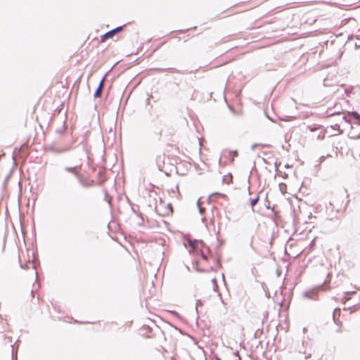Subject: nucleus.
Wrapping results in <instances>:
<instances>
[{
    "mask_svg": "<svg viewBox=\"0 0 360 360\" xmlns=\"http://www.w3.org/2000/svg\"><path fill=\"white\" fill-rule=\"evenodd\" d=\"M11 174H12V170H11L10 173L5 177L4 180L8 181V179L10 178Z\"/></svg>",
    "mask_w": 360,
    "mask_h": 360,
    "instance_id": "nucleus-32",
    "label": "nucleus"
},
{
    "mask_svg": "<svg viewBox=\"0 0 360 360\" xmlns=\"http://www.w3.org/2000/svg\"><path fill=\"white\" fill-rule=\"evenodd\" d=\"M236 360H241L240 356L237 357V359Z\"/></svg>",
    "mask_w": 360,
    "mask_h": 360,
    "instance_id": "nucleus-50",
    "label": "nucleus"
},
{
    "mask_svg": "<svg viewBox=\"0 0 360 360\" xmlns=\"http://www.w3.org/2000/svg\"><path fill=\"white\" fill-rule=\"evenodd\" d=\"M220 195L224 196V194H221V193H213L212 195Z\"/></svg>",
    "mask_w": 360,
    "mask_h": 360,
    "instance_id": "nucleus-43",
    "label": "nucleus"
},
{
    "mask_svg": "<svg viewBox=\"0 0 360 360\" xmlns=\"http://www.w3.org/2000/svg\"><path fill=\"white\" fill-rule=\"evenodd\" d=\"M31 295H32V297H34V291H33V290H31Z\"/></svg>",
    "mask_w": 360,
    "mask_h": 360,
    "instance_id": "nucleus-44",
    "label": "nucleus"
},
{
    "mask_svg": "<svg viewBox=\"0 0 360 360\" xmlns=\"http://www.w3.org/2000/svg\"><path fill=\"white\" fill-rule=\"evenodd\" d=\"M159 71H164V70H173L176 72H179V70H176L175 68H166V69H160L159 68L158 69Z\"/></svg>",
    "mask_w": 360,
    "mask_h": 360,
    "instance_id": "nucleus-25",
    "label": "nucleus"
},
{
    "mask_svg": "<svg viewBox=\"0 0 360 360\" xmlns=\"http://www.w3.org/2000/svg\"><path fill=\"white\" fill-rule=\"evenodd\" d=\"M202 305V302L200 300H197L195 302V311L196 314H198V307Z\"/></svg>",
    "mask_w": 360,
    "mask_h": 360,
    "instance_id": "nucleus-20",
    "label": "nucleus"
},
{
    "mask_svg": "<svg viewBox=\"0 0 360 360\" xmlns=\"http://www.w3.org/2000/svg\"><path fill=\"white\" fill-rule=\"evenodd\" d=\"M20 267L23 269L25 267V265L20 264Z\"/></svg>",
    "mask_w": 360,
    "mask_h": 360,
    "instance_id": "nucleus-55",
    "label": "nucleus"
},
{
    "mask_svg": "<svg viewBox=\"0 0 360 360\" xmlns=\"http://www.w3.org/2000/svg\"><path fill=\"white\" fill-rule=\"evenodd\" d=\"M187 243H188V246L192 248V249H198V245H197V243H198V240H195V239H188L187 240Z\"/></svg>",
    "mask_w": 360,
    "mask_h": 360,
    "instance_id": "nucleus-11",
    "label": "nucleus"
},
{
    "mask_svg": "<svg viewBox=\"0 0 360 360\" xmlns=\"http://www.w3.org/2000/svg\"><path fill=\"white\" fill-rule=\"evenodd\" d=\"M7 186V181L4 180V182L3 184V188H5Z\"/></svg>",
    "mask_w": 360,
    "mask_h": 360,
    "instance_id": "nucleus-37",
    "label": "nucleus"
},
{
    "mask_svg": "<svg viewBox=\"0 0 360 360\" xmlns=\"http://www.w3.org/2000/svg\"><path fill=\"white\" fill-rule=\"evenodd\" d=\"M13 163L15 164V160L14 156H13Z\"/></svg>",
    "mask_w": 360,
    "mask_h": 360,
    "instance_id": "nucleus-49",
    "label": "nucleus"
},
{
    "mask_svg": "<svg viewBox=\"0 0 360 360\" xmlns=\"http://www.w3.org/2000/svg\"><path fill=\"white\" fill-rule=\"evenodd\" d=\"M352 120H350V127L360 125V115L356 111L351 112Z\"/></svg>",
    "mask_w": 360,
    "mask_h": 360,
    "instance_id": "nucleus-5",
    "label": "nucleus"
},
{
    "mask_svg": "<svg viewBox=\"0 0 360 360\" xmlns=\"http://www.w3.org/2000/svg\"><path fill=\"white\" fill-rule=\"evenodd\" d=\"M312 217H313V215H312V214L310 212V213H309V214L308 215V219H309V220H311Z\"/></svg>",
    "mask_w": 360,
    "mask_h": 360,
    "instance_id": "nucleus-38",
    "label": "nucleus"
},
{
    "mask_svg": "<svg viewBox=\"0 0 360 360\" xmlns=\"http://www.w3.org/2000/svg\"><path fill=\"white\" fill-rule=\"evenodd\" d=\"M307 328H303V333H306V331H307Z\"/></svg>",
    "mask_w": 360,
    "mask_h": 360,
    "instance_id": "nucleus-45",
    "label": "nucleus"
},
{
    "mask_svg": "<svg viewBox=\"0 0 360 360\" xmlns=\"http://www.w3.org/2000/svg\"><path fill=\"white\" fill-rule=\"evenodd\" d=\"M229 108H230V110H231L233 112H234V110H233V108L229 107Z\"/></svg>",
    "mask_w": 360,
    "mask_h": 360,
    "instance_id": "nucleus-48",
    "label": "nucleus"
},
{
    "mask_svg": "<svg viewBox=\"0 0 360 360\" xmlns=\"http://www.w3.org/2000/svg\"><path fill=\"white\" fill-rule=\"evenodd\" d=\"M103 90L97 87L94 93V99L99 98L101 97Z\"/></svg>",
    "mask_w": 360,
    "mask_h": 360,
    "instance_id": "nucleus-15",
    "label": "nucleus"
},
{
    "mask_svg": "<svg viewBox=\"0 0 360 360\" xmlns=\"http://www.w3.org/2000/svg\"><path fill=\"white\" fill-rule=\"evenodd\" d=\"M150 321L157 330H160V328L155 324V323L153 321L150 320Z\"/></svg>",
    "mask_w": 360,
    "mask_h": 360,
    "instance_id": "nucleus-31",
    "label": "nucleus"
},
{
    "mask_svg": "<svg viewBox=\"0 0 360 360\" xmlns=\"http://www.w3.org/2000/svg\"><path fill=\"white\" fill-rule=\"evenodd\" d=\"M127 202L128 203L131 205V211L132 212L136 214V216H138L139 214H141V212H139V210L136 209L139 208V205H134L129 198H127Z\"/></svg>",
    "mask_w": 360,
    "mask_h": 360,
    "instance_id": "nucleus-10",
    "label": "nucleus"
},
{
    "mask_svg": "<svg viewBox=\"0 0 360 360\" xmlns=\"http://www.w3.org/2000/svg\"><path fill=\"white\" fill-rule=\"evenodd\" d=\"M212 283H213L214 284H216L217 283V279L215 278H212Z\"/></svg>",
    "mask_w": 360,
    "mask_h": 360,
    "instance_id": "nucleus-40",
    "label": "nucleus"
},
{
    "mask_svg": "<svg viewBox=\"0 0 360 360\" xmlns=\"http://www.w3.org/2000/svg\"><path fill=\"white\" fill-rule=\"evenodd\" d=\"M340 331H341V330H340V328H338L336 330V332H337V333H340Z\"/></svg>",
    "mask_w": 360,
    "mask_h": 360,
    "instance_id": "nucleus-47",
    "label": "nucleus"
},
{
    "mask_svg": "<svg viewBox=\"0 0 360 360\" xmlns=\"http://www.w3.org/2000/svg\"><path fill=\"white\" fill-rule=\"evenodd\" d=\"M257 146H259V145H258V144H257V143H255V144H253V145L252 146V147H251V148H252V150H254V149H255L256 147H257Z\"/></svg>",
    "mask_w": 360,
    "mask_h": 360,
    "instance_id": "nucleus-36",
    "label": "nucleus"
},
{
    "mask_svg": "<svg viewBox=\"0 0 360 360\" xmlns=\"http://www.w3.org/2000/svg\"><path fill=\"white\" fill-rule=\"evenodd\" d=\"M321 290H325L323 283L305 291L303 294V296L309 300H317L318 293Z\"/></svg>",
    "mask_w": 360,
    "mask_h": 360,
    "instance_id": "nucleus-2",
    "label": "nucleus"
},
{
    "mask_svg": "<svg viewBox=\"0 0 360 360\" xmlns=\"http://www.w3.org/2000/svg\"><path fill=\"white\" fill-rule=\"evenodd\" d=\"M189 29H186V30H178L177 32H179V33H184V32L188 30Z\"/></svg>",
    "mask_w": 360,
    "mask_h": 360,
    "instance_id": "nucleus-34",
    "label": "nucleus"
},
{
    "mask_svg": "<svg viewBox=\"0 0 360 360\" xmlns=\"http://www.w3.org/2000/svg\"><path fill=\"white\" fill-rule=\"evenodd\" d=\"M216 263L217 264V266L221 268V257H217L216 258Z\"/></svg>",
    "mask_w": 360,
    "mask_h": 360,
    "instance_id": "nucleus-27",
    "label": "nucleus"
},
{
    "mask_svg": "<svg viewBox=\"0 0 360 360\" xmlns=\"http://www.w3.org/2000/svg\"><path fill=\"white\" fill-rule=\"evenodd\" d=\"M205 218H202V221H205Z\"/></svg>",
    "mask_w": 360,
    "mask_h": 360,
    "instance_id": "nucleus-58",
    "label": "nucleus"
},
{
    "mask_svg": "<svg viewBox=\"0 0 360 360\" xmlns=\"http://www.w3.org/2000/svg\"><path fill=\"white\" fill-rule=\"evenodd\" d=\"M290 167V165H288V164L285 165V167Z\"/></svg>",
    "mask_w": 360,
    "mask_h": 360,
    "instance_id": "nucleus-53",
    "label": "nucleus"
},
{
    "mask_svg": "<svg viewBox=\"0 0 360 360\" xmlns=\"http://www.w3.org/2000/svg\"><path fill=\"white\" fill-rule=\"evenodd\" d=\"M65 104L62 102L54 110L53 115L60 114L64 109Z\"/></svg>",
    "mask_w": 360,
    "mask_h": 360,
    "instance_id": "nucleus-18",
    "label": "nucleus"
},
{
    "mask_svg": "<svg viewBox=\"0 0 360 360\" xmlns=\"http://www.w3.org/2000/svg\"><path fill=\"white\" fill-rule=\"evenodd\" d=\"M350 139H357L360 138V125L350 127V131L348 133Z\"/></svg>",
    "mask_w": 360,
    "mask_h": 360,
    "instance_id": "nucleus-4",
    "label": "nucleus"
},
{
    "mask_svg": "<svg viewBox=\"0 0 360 360\" xmlns=\"http://www.w3.org/2000/svg\"><path fill=\"white\" fill-rule=\"evenodd\" d=\"M12 360H14V359H13V356H12Z\"/></svg>",
    "mask_w": 360,
    "mask_h": 360,
    "instance_id": "nucleus-59",
    "label": "nucleus"
},
{
    "mask_svg": "<svg viewBox=\"0 0 360 360\" xmlns=\"http://www.w3.org/2000/svg\"><path fill=\"white\" fill-rule=\"evenodd\" d=\"M230 153L234 156V157H236L238 156V150H232V151H230Z\"/></svg>",
    "mask_w": 360,
    "mask_h": 360,
    "instance_id": "nucleus-29",
    "label": "nucleus"
},
{
    "mask_svg": "<svg viewBox=\"0 0 360 360\" xmlns=\"http://www.w3.org/2000/svg\"><path fill=\"white\" fill-rule=\"evenodd\" d=\"M200 255L201 258L203 260H205V261H207L208 260L207 256L205 254V252L201 249L200 250Z\"/></svg>",
    "mask_w": 360,
    "mask_h": 360,
    "instance_id": "nucleus-22",
    "label": "nucleus"
},
{
    "mask_svg": "<svg viewBox=\"0 0 360 360\" xmlns=\"http://www.w3.org/2000/svg\"><path fill=\"white\" fill-rule=\"evenodd\" d=\"M248 192H249V194H250V187H248Z\"/></svg>",
    "mask_w": 360,
    "mask_h": 360,
    "instance_id": "nucleus-57",
    "label": "nucleus"
},
{
    "mask_svg": "<svg viewBox=\"0 0 360 360\" xmlns=\"http://www.w3.org/2000/svg\"><path fill=\"white\" fill-rule=\"evenodd\" d=\"M72 149V143L63 147L57 146L55 142L51 143L47 148V150L54 154H63L70 151Z\"/></svg>",
    "mask_w": 360,
    "mask_h": 360,
    "instance_id": "nucleus-1",
    "label": "nucleus"
},
{
    "mask_svg": "<svg viewBox=\"0 0 360 360\" xmlns=\"http://www.w3.org/2000/svg\"><path fill=\"white\" fill-rule=\"evenodd\" d=\"M324 137H325V134H324L321 133L320 134H319V135H318L317 139H324Z\"/></svg>",
    "mask_w": 360,
    "mask_h": 360,
    "instance_id": "nucleus-30",
    "label": "nucleus"
},
{
    "mask_svg": "<svg viewBox=\"0 0 360 360\" xmlns=\"http://www.w3.org/2000/svg\"><path fill=\"white\" fill-rule=\"evenodd\" d=\"M36 274V280L37 279V271H35Z\"/></svg>",
    "mask_w": 360,
    "mask_h": 360,
    "instance_id": "nucleus-54",
    "label": "nucleus"
},
{
    "mask_svg": "<svg viewBox=\"0 0 360 360\" xmlns=\"http://www.w3.org/2000/svg\"><path fill=\"white\" fill-rule=\"evenodd\" d=\"M330 128L334 130V131H333L330 134V136H335L343 133V130L340 129V124L338 123L330 125Z\"/></svg>",
    "mask_w": 360,
    "mask_h": 360,
    "instance_id": "nucleus-7",
    "label": "nucleus"
},
{
    "mask_svg": "<svg viewBox=\"0 0 360 360\" xmlns=\"http://www.w3.org/2000/svg\"><path fill=\"white\" fill-rule=\"evenodd\" d=\"M20 267L23 269L25 267V265L20 264Z\"/></svg>",
    "mask_w": 360,
    "mask_h": 360,
    "instance_id": "nucleus-56",
    "label": "nucleus"
},
{
    "mask_svg": "<svg viewBox=\"0 0 360 360\" xmlns=\"http://www.w3.org/2000/svg\"><path fill=\"white\" fill-rule=\"evenodd\" d=\"M197 205H198L199 213L201 214H203L205 211V209L200 205V200H198Z\"/></svg>",
    "mask_w": 360,
    "mask_h": 360,
    "instance_id": "nucleus-21",
    "label": "nucleus"
},
{
    "mask_svg": "<svg viewBox=\"0 0 360 360\" xmlns=\"http://www.w3.org/2000/svg\"><path fill=\"white\" fill-rule=\"evenodd\" d=\"M308 129L311 131H315L318 130L319 129V127L316 125H312V126H308Z\"/></svg>",
    "mask_w": 360,
    "mask_h": 360,
    "instance_id": "nucleus-23",
    "label": "nucleus"
},
{
    "mask_svg": "<svg viewBox=\"0 0 360 360\" xmlns=\"http://www.w3.org/2000/svg\"><path fill=\"white\" fill-rule=\"evenodd\" d=\"M108 72H107L101 78V79L100 80L99 82V84L98 85L97 87L100 88L101 89H103V87H104V84H105V77L108 75Z\"/></svg>",
    "mask_w": 360,
    "mask_h": 360,
    "instance_id": "nucleus-17",
    "label": "nucleus"
},
{
    "mask_svg": "<svg viewBox=\"0 0 360 360\" xmlns=\"http://www.w3.org/2000/svg\"><path fill=\"white\" fill-rule=\"evenodd\" d=\"M233 354H234V356H236V357L240 356V355H239V352H238V351H237V350H236V351H235V352H233Z\"/></svg>",
    "mask_w": 360,
    "mask_h": 360,
    "instance_id": "nucleus-33",
    "label": "nucleus"
},
{
    "mask_svg": "<svg viewBox=\"0 0 360 360\" xmlns=\"http://www.w3.org/2000/svg\"><path fill=\"white\" fill-rule=\"evenodd\" d=\"M158 167L159 170H160V171L162 170L161 165L160 164H158Z\"/></svg>",
    "mask_w": 360,
    "mask_h": 360,
    "instance_id": "nucleus-42",
    "label": "nucleus"
},
{
    "mask_svg": "<svg viewBox=\"0 0 360 360\" xmlns=\"http://www.w3.org/2000/svg\"><path fill=\"white\" fill-rule=\"evenodd\" d=\"M274 165H275V168H276V169H278L277 163H276V162H275V163H274Z\"/></svg>",
    "mask_w": 360,
    "mask_h": 360,
    "instance_id": "nucleus-46",
    "label": "nucleus"
},
{
    "mask_svg": "<svg viewBox=\"0 0 360 360\" xmlns=\"http://www.w3.org/2000/svg\"><path fill=\"white\" fill-rule=\"evenodd\" d=\"M337 314H338V315L340 316V309L338 308V307H336L334 310H333V314H335V316H336Z\"/></svg>",
    "mask_w": 360,
    "mask_h": 360,
    "instance_id": "nucleus-26",
    "label": "nucleus"
},
{
    "mask_svg": "<svg viewBox=\"0 0 360 360\" xmlns=\"http://www.w3.org/2000/svg\"><path fill=\"white\" fill-rule=\"evenodd\" d=\"M214 360H221V359L218 356V355L215 354L214 355Z\"/></svg>",
    "mask_w": 360,
    "mask_h": 360,
    "instance_id": "nucleus-39",
    "label": "nucleus"
},
{
    "mask_svg": "<svg viewBox=\"0 0 360 360\" xmlns=\"http://www.w3.org/2000/svg\"><path fill=\"white\" fill-rule=\"evenodd\" d=\"M354 48H355V49H359V48H360V44H356H356H354Z\"/></svg>",
    "mask_w": 360,
    "mask_h": 360,
    "instance_id": "nucleus-35",
    "label": "nucleus"
},
{
    "mask_svg": "<svg viewBox=\"0 0 360 360\" xmlns=\"http://www.w3.org/2000/svg\"><path fill=\"white\" fill-rule=\"evenodd\" d=\"M337 115L340 117L341 120H344L345 122L349 124L350 120H352L351 112H348L346 115L342 116V112H338L335 113H332L331 116Z\"/></svg>",
    "mask_w": 360,
    "mask_h": 360,
    "instance_id": "nucleus-6",
    "label": "nucleus"
},
{
    "mask_svg": "<svg viewBox=\"0 0 360 360\" xmlns=\"http://www.w3.org/2000/svg\"><path fill=\"white\" fill-rule=\"evenodd\" d=\"M223 181L225 182L226 181V176H224L223 178Z\"/></svg>",
    "mask_w": 360,
    "mask_h": 360,
    "instance_id": "nucleus-51",
    "label": "nucleus"
},
{
    "mask_svg": "<svg viewBox=\"0 0 360 360\" xmlns=\"http://www.w3.org/2000/svg\"><path fill=\"white\" fill-rule=\"evenodd\" d=\"M259 200V195H257V196L254 198H250V206L252 207V211L254 212V207L257 205V203L258 202Z\"/></svg>",
    "mask_w": 360,
    "mask_h": 360,
    "instance_id": "nucleus-13",
    "label": "nucleus"
},
{
    "mask_svg": "<svg viewBox=\"0 0 360 360\" xmlns=\"http://www.w3.org/2000/svg\"><path fill=\"white\" fill-rule=\"evenodd\" d=\"M333 321L334 323L338 325V326H340L341 325V322L339 321L338 319L336 318V316H335V314H333Z\"/></svg>",
    "mask_w": 360,
    "mask_h": 360,
    "instance_id": "nucleus-24",
    "label": "nucleus"
},
{
    "mask_svg": "<svg viewBox=\"0 0 360 360\" xmlns=\"http://www.w3.org/2000/svg\"><path fill=\"white\" fill-rule=\"evenodd\" d=\"M219 231L218 230V231H217V240H218V242L219 243V245H221V244H222L223 241H222V240L221 241V240H219ZM219 247V246H217V248H218Z\"/></svg>",
    "mask_w": 360,
    "mask_h": 360,
    "instance_id": "nucleus-28",
    "label": "nucleus"
},
{
    "mask_svg": "<svg viewBox=\"0 0 360 360\" xmlns=\"http://www.w3.org/2000/svg\"><path fill=\"white\" fill-rule=\"evenodd\" d=\"M103 193H104V195H105V198H104V200L108 202V203L111 205V200H112V198L109 196L108 195V192L106 189H104L103 190Z\"/></svg>",
    "mask_w": 360,
    "mask_h": 360,
    "instance_id": "nucleus-19",
    "label": "nucleus"
},
{
    "mask_svg": "<svg viewBox=\"0 0 360 360\" xmlns=\"http://www.w3.org/2000/svg\"><path fill=\"white\" fill-rule=\"evenodd\" d=\"M136 225L139 226H143L144 225V219L142 214H139L138 216H136Z\"/></svg>",
    "mask_w": 360,
    "mask_h": 360,
    "instance_id": "nucleus-12",
    "label": "nucleus"
},
{
    "mask_svg": "<svg viewBox=\"0 0 360 360\" xmlns=\"http://www.w3.org/2000/svg\"><path fill=\"white\" fill-rule=\"evenodd\" d=\"M220 299H221V302H222L223 304H224V300H223V299H222V297H221V298H220Z\"/></svg>",
    "mask_w": 360,
    "mask_h": 360,
    "instance_id": "nucleus-52",
    "label": "nucleus"
},
{
    "mask_svg": "<svg viewBox=\"0 0 360 360\" xmlns=\"http://www.w3.org/2000/svg\"><path fill=\"white\" fill-rule=\"evenodd\" d=\"M141 330H142L143 331H145V332H146V333L149 334V333H151L153 332V327H152L151 326H150V325L144 324V325L142 326Z\"/></svg>",
    "mask_w": 360,
    "mask_h": 360,
    "instance_id": "nucleus-14",
    "label": "nucleus"
},
{
    "mask_svg": "<svg viewBox=\"0 0 360 360\" xmlns=\"http://www.w3.org/2000/svg\"><path fill=\"white\" fill-rule=\"evenodd\" d=\"M262 161L264 164H268V161L265 158H262Z\"/></svg>",
    "mask_w": 360,
    "mask_h": 360,
    "instance_id": "nucleus-41",
    "label": "nucleus"
},
{
    "mask_svg": "<svg viewBox=\"0 0 360 360\" xmlns=\"http://www.w3.org/2000/svg\"><path fill=\"white\" fill-rule=\"evenodd\" d=\"M126 25L118 26L112 29L101 36V42H104L107 39L112 37L115 34L122 32Z\"/></svg>",
    "mask_w": 360,
    "mask_h": 360,
    "instance_id": "nucleus-3",
    "label": "nucleus"
},
{
    "mask_svg": "<svg viewBox=\"0 0 360 360\" xmlns=\"http://www.w3.org/2000/svg\"><path fill=\"white\" fill-rule=\"evenodd\" d=\"M77 181L79 183V184L82 186L84 187V188L91 187L93 185V183H94L93 180H91V181H86V180L83 179V178L82 177L81 174L79 175V177H77Z\"/></svg>",
    "mask_w": 360,
    "mask_h": 360,
    "instance_id": "nucleus-8",
    "label": "nucleus"
},
{
    "mask_svg": "<svg viewBox=\"0 0 360 360\" xmlns=\"http://www.w3.org/2000/svg\"><path fill=\"white\" fill-rule=\"evenodd\" d=\"M66 128H65V120L63 121V124L62 127H60L58 129H56L55 130L56 134H62L65 132Z\"/></svg>",
    "mask_w": 360,
    "mask_h": 360,
    "instance_id": "nucleus-16",
    "label": "nucleus"
},
{
    "mask_svg": "<svg viewBox=\"0 0 360 360\" xmlns=\"http://www.w3.org/2000/svg\"><path fill=\"white\" fill-rule=\"evenodd\" d=\"M77 166L75 167H65L64 170L67 172L72 174L76 178L79 177L80 174L77 172Z\"/></svg>",
    "mask_w": 360,
    "mask_h": 360,
    "instance_id": "nucleus-9",
    "label": "nucleus"
}]
</instances>
